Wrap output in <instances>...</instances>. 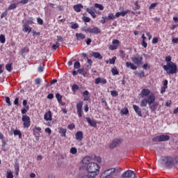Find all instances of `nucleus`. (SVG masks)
Listing matches in <instances>:
<instances>
[{
    "instance_id": "nucleus-9",
    "label": "nucleus",
    "mask_w": 178,
    "mask_h": 178,
    "mask_svg": "<svg viewBox=\"0 0 178 178\" xmlns=\"http://www.w3.org/2000/svg\"><path fill=\"white\" fill-rule=\"evenodd\" d=\"M98 175L93 174L92 172H88L87 175H85L82 172H80L78 175L79 178H96Z\"/></svg>"
},
{
    "instance_id": "nucleus-40",
    "label": "nucleus",
    "mask_w": 178,
    "mask_h": 178,
    "mask_svg": "<svg viewBox=\"0 0 178 178\" xmlns=\"http://www.w3.org/2000/svg\"><path fill=\"white\" fill-rule=\"evenodd\" d=\"M115 62H116V56H114L109 60L110 65H115Z\"/></svg>"
},
{
    "instance_id": "nucleus-4",
    "label": "nucleus",
    "mask_w": 178,
    "mask_h": 178,
    "mask_svg": "<svg viewBox=\"0 0 178 178\" xmlns=\"http://www.w3.org/2000/svg\"><path fill=\"white\" fill-rule=\"evenodd\" d=\"M170 140V136L168 135L161 134L153 138L152 141L154 143H162L165 141H169Z\"/></svg>"
},
{
    "instance_id": "nucleus-8",
    "label": "nucleus",
    "mask_w": 178,
    "mask_h": 178,
    "mask_svg": "<svg viewBox=\"0 0 178 178\" xmlns=\"http://www.w3.org/2000/svg\"><path fill=\"white\" fill-rule=\"evenodd\" d=\"M122 177L137 178V176H136V173H134V171L128 170L122 174Z\"/></svg>"
},
{
    "instance_id": "nucleus-34",
    "label": "nucleus",
    "mask_w": 178,
    "mask_h": 178,
    "mask_svg": "<svg viewBox=\"0 0 178 178\" xmlns=\"http://www.w3.org/2000/svg\"><path fill=\"white\" fill-rule=\"evenodd\" d=\"M147 104H148V102L147 101V98H145L141 101L140 106H147Z\"/></svg>"
},
{
    "instance_id": "nucleus-2",
    "label": "nucleus",
    "mask_w": 178,
    "mask_h": 178,
    "mask_svg": "<svg viewBox=\"0 0 178 178\" xmlns=\"http://www.w3.org/2000/svg\"><path fill=\"white\" fill-rule=\"evenodd\" d=\"M163 67L168 74H175L177 72V65L173 62L167 63V65H163Z\"/></svg>"
},
{
    "instance_id": "nucleus-21",
    "label": "nucleus",
    "mask_w": 178,
    "mask_h": 178,
    "mask_svg": "<svg viewBox=\"0 0 178 178\" xmlns=\"http://www.w3.org/2000/svg\"><path fill=\"white\" fill-rule=\"evenodd\" d=\"M76 140L78 141H81L83 140V132L82 131H78L75 134Z\"/></svg>"
},
{
    "instance_id": "nucleus-61",
    "label": "nucleus",
    "mask_w": 178,
    "mask_h": 178,
    "mask_svg": "<svg viewBox=\"0 0 178 178\" xmlns=\"http://www.w3.org/2000/svg\"><path fill=\"white\" fill-rule=\"evenodd\" d=\"M89 94H90V92H88V90H85V91L83 92V97L88 96Z\"/></svg>"
},
{
    "instance_id": "nucleus-27",
    "label": "nucleus",
    "mask_w": 178,
    "mask_h": 178,
    "mask_svg": "<svg viewBox=\"0 0 178 178\" xmlns=\"http://www.w3.org/2000/svg\"><path fill=\"white\" fill-rule=\"evenodd\" d=\"M166 88H168V80H165L163 82V86L161 88V92L163 94L166 91Z\"/></svg>"
},
{
    "instance_id": "nucleus-19",
    "label": "nucleus",
    "mask_w": 178,
    "mask_h": 178,
    "mask_svg": "<svg viewBox=\"0 0 178 178\" xmlns=\"http://www.w3.org/2000/svg\"><path fill=\"white\" fill-rule=\"evenodd\" d=\"M158 103L154 102L153 103L149 104V109H151L152 112H155L156 111V106Z\"/></svg>"
},
{
    "instance_id": "nucleus-58",
    "label": "nucleus",
    "mask_w": 178,
    "mask_h": 178,
    "mask_svg": "<svg viewBox=\"0 0 178 178\" xmlns=\"http://www.w3.org/2000/svg\"><path fill=\"white\" fill-rule=\"evenodd\" d=\"M71 29H79V24H73L71 26Z\"/></svg>"
},
{
    "instance_id": "nucleus-18",
    "label": "nucleus",
    "mask_w": 178,
    "mask_h": 178,
    "mask_svg": "<svg viewBox=\"0 0 178 178\" xmlns=\"http://www.w3.org/2000/svg\"><path fill=\"white\" fill-rule=\"evenodd\" d=\"M22 31H24V33H30L31 32V28L29 27V24H23V29Z\"/></svg>"
},
{
    "instance_id": "nucleus-45",
    "label": "nucleus",
    "mask_w": 178,
    "mask_h": 178,
    "mask_svg": "<svg viewBox=\"0 0 178 178\" xmlns=\"http://www.w3.org/2000/svg\"><path fill=\"white\" fill-rule=\"evenodd\" d=\"M29 106H26L25 107V108H23V109L22 110V115L26 114V112H27V111H29Z\"/></svg>"
},
{
    "instance_id": "nucleus-37",
    "label": "nucleus",
    "mask_w": 178,
    "mask_h": 178,
    "mask_svg": "<svg viewBox=\"0 0 178 178\" xmlns=\"http://www.w3.org/2000/svg\"><path fill=\"white\" fill-rule=\"evenodd\" d=\"M16 8H17V3H12L8 7V10H12V9H16Z\"/></svg>"
},
{
    "instance_id": "nucleus-22",
    "label": "nucleus",
    "mask_w": 178,
    "mask_h": 178,
    "mask_svg": "<svg viewBox=\"0 0 178 178\" xmlns=\"http://www.w3.org/2000/svg\"><path fill=\"white\" fill-rule=\"evenodd\" d=\"M90 56L95 58V59H102V56L99 52H92Z\"/></svg>"
},
{
    "instance_id": "nucleus-46",
    "label": "nucleus",
    "mask_w": 178,
    "mask_h": 178,
    "mask_svg": "<svg viewBox=\"0 0 178 178\" xmlns=\"http://www.w3.org/2000/svg\"><path fill=\"white\" fill-rule=\"evenodd\" d=\"M80 66H81L80 62H79V61L75 62V63L74 65V69H79V67H80Z\"/></svg>"
},
{
    "instance_id": "nucleus-16",
    "label": "nucleus",
    "mask_w": 178,
    "mask_h": 178,
    "mask_svg": "<svg viewBox=\"0 0 178 178\" xmlns=\"http://www.w3.org/2000/svg\"><path fill=\"white\" fill-rule=\"evenodd\" d=\"M133 108L138 116H143V114L141 113V108H140L138 106L134 104Z\"/></svg>"
},
{
    "instance_id": "nucleus-62",
    "label": "nucleus",
    "mask_w": 178,
    "mask_h": 178,
    "mask_svg": "<svg viewBox=\"0 0 178 178\" xmlns=\"http://www.w3.org/2000/svg\"><path fill=\"white\" fill-rule=\"evenodd\" d=\"M92 41V40H91V38H88L87 40H86V44H87V45H90Z\"/></svg>"
},
{
    "instance_id": "nucleus-17",
    "label": "nucleus",
    "mask_w": 178,
    "mask_h": 178,
    "mask_svg": "<svg viewBox=\"0 0 178 178\" xmlns=\"http://www.w3.org/2000/svg\"><path fill=\"white\" fill-rule=\"evenodd\" d=\"M106 84V79L98 77L95 79V84Z\"/></svg>"
},
{
    "instance_id": "nucleus-64",
    "label": "nucleus",
    "mask_w": 178,
    "mask_h": 178,
    "mask_svg": "<svg viewBox=\"0 0 178 178\" xmlns=\"http://www.w3.org/2000/svg\"><path fill=\"white\" fill-rule=\"evenodd\" d=\"M52 48L54 49V51H56V48H59V44H53Z\"/></svg>"
},
{
    "instance_id": "nucleus-35",
    "label": "nucleus",
    "mask_w": 178,
    "mask_h": 178,
    "mask_svg": "<svg viewBox=\"0 0 178 178\" xmlns=\"http://www.w3.org/2000/svg\"><path fill=\"white\" fill-rule=\"evenodd\" d=\"M14 136H19V138H22V132L19 130L13 131Z\"/></svg>"
},
{
    "instance_id": "nucleus-51",
    "label": "nucleus",
    "mask_w": 178,
    "mask_h": 178,
    "mask_svg": "<svg viewBox=\"0 0 178 178\" xmlns=\"http://www.w3.org/2000/svg\"><path fill=\"white\" fill-rule=\"evenodd\" d=\"M6 102L8 104V106L12 105V103L10 102V98H9V97H6Z\"/></svg>"
},
{
    "instance_id": "nucleus-31",
    "label": "nucleus",
    "mask_w": 178,
    "mask_h": 178,
    "mask_svg": "<svg viewBox=\"0 0 178 178\" xmlns=\"http://www.w3.org/2000/svg\"><path fill=\"white\" fill-rule=\"evenodd\" d=\"M59 133L62 137H66V129L60 128Z\"/></svg>"
},
{
    "instance_id": "nucleus-44",
    "label": "nucleus",
    "mask_w": 178,
    "mask_h": 178,
    "mask_svg": "<svg viewBox=\"0 0 178 178\" xmlns=\"http://www.w3.org/2000/svg\"><path fill=\"white\" fill-rule=\"evenodd\" d=\"M111 72H112L113 76H116V75L119 74V71H118V70H116L115 68H113L111 70Z\"/></svg>"
},
{
    "instance_id": "nucleus-38",
    "label": "nucleus",
    "mask_w": 178,
    "mask_h": 178,
    "mask_svg": "<svg viewBox=\"0 0 178 178\" xmlns=\"http://www.w3.org/2000/svg\"><path fill=\"white\" fill-rule=\"evenodd\" d=\"M94 161L95 162H97V163H101L102 159H101V156H95Z\"/></svg>"
},
{
    "instance_id": "nucleus-1",
    "label": "nucleus",
    "mask_w": 178,
    "mask_h": 178,
    "mask_svg": "<svg viewBox=\"0 0 178 178\" xmlns=\"http://www.w3.org/2000/svg\"><path fill=\"white\" fill-rule=\"evenodd\" d=\"M159 163L163 168H172L178 163V157L176 156H161Z\"/></svg>"
},
{
    "instance_id": "nucleus-11",
    "label": "nucleus",
    "mask_w": 178,
    "mask_h": 178,
    "mask_svg": "<svg viewBox=\"0 0 178 178\" xmlns=\"http://www.w3.org/2000/svg\"><path fill=\"white\" fill-rule=\"evenodd\" d=\"M22 122H24V127H29L30 126V117L27 115L22 116Z\"/></svg>"
},
{
    "instance_id": "nucleus-42",
    "label": "nucleus",
    "mask_w": 178,
    "mask_h": 178,
    "mask_svg": "<svg viewBox=\"0 0 178 178\" xmlns=\"http://www.w3.org/2000/svg\"><path fill=\"white\" fill-rule=\"evenodd\" d=\"M83 20L85 23H90V22H91V19L88 17H83Z\"/></svg>"
},
{
    "instance_id": "nucleus-24",
    "label": "nucleus",
    "mask_w": 178,
    "mask_h": 178,
    "mask_svg": "<svg viewBox=\"0 0 178 178\" xmlns=\"http://www.w3.org/2000/svg\"><path fill=\"white\" fill-rule=\"evenodd\" d=\"M86 120L92 127H97V122L92 120L90 118H86Z\"/></svg>"
},
{
    "instance_id": "nucleus-59",
    "label": "nucleus",
    "mask_w": 178,
    "mask_h": 178,
    "mask_svg": "<svg viewBox=\"0 0 178 178\" xmlns=\"http://www.w3.org/2000/svg\"><path fill=\"white\" fill-rule=\"evenodd\" d=\"M38 72H39L40 73L44 72V67L40 65L39 67H38Z\"/></svg>"
},
{
    "instance_id": "nucleus-7",
    "label": "nucleus",
    "mask_w": 178,
    "mask_h": 178,
    "mask_svg": "<svg viewBox=\"0 0 178 178\" xmlns=\"http://www.w3.org/2000/svg\"><path fill=\"white\" fill-rule=\"evenodd\" d=\"M91 159V157L90 156H85L82 159V165L79 167V170H86V168H87L88 165L90 163V160Z\"/></svg>"
},
{
    "instance_id": "nucleus-52",
    "label": "nucleus",
    "mask_w": 178,
    "mask_h": 178,
    "mask_svg": "<svg viewBox=\"0 0 178 178\" xmlns=\"http://www.w3.org/2000/svg\"><path fill=\"white\" fill-rule=\"evenodd\" d=\"M171 60H172V57H170V56L165 57V62H168V63H170V62H172Z\"/></svg>"
},
{
    "instance_id": "nucleus-41",
    "label": "nucleus",
    "mask_w": 178,
    "mask_h": 178,
    "mask_svg": "<svg viewBox=\"0 0 178 178\" xmlns=\"http://www.w3.org/2000/svg\"><path fill=\"white\" fill-rule=\"evenodd\" d=\"M6 69L8 70V72H12V64H7L6 65Z\"/></svg>"
},
{
    "instance_id": "nucleus-49",
    "label": "nucleus",
    "mask_w": 178,
    "mask_h": 178,
    "mask_svg": "<svg viewBox=\"0 0 178 178\" xmlns=\"http://www.w3.org/2000/svg\"><path fill=\"white\" fill-rule=\"evenodd\" d=\"M7 178H13V174L10 171L7 172Z\"/></svg>"
},
{
    "instance_id": "nucleus-26",
    "label": "nucleus",
    "mask_w": 178,
    "mask_h": 178,
    "mask_svg": "<svg viewBox=\"0 0 178 178\" xmlns=\"http://www.w3.org/2000/svg\"><path fill=\"white\" fill-rule=\"evenodd\" d=\"M83 6L81 4H77L74 6V10L75 12H81V9H83Z\"/></svg>"
},
{
    "instance_id": "nucleus-13",
    "label": "nucleus",
    "mask_w": 178,
    "mask_h": 178,
    "mask_svg": "<svg viewBox=\"0 0 178 178\" xmlns=\"http://www.w3.org/2000/svg\"><path fill=\"white\" fill-rule=\"evenodd\" d=\"M146 101H147L148 104H154V102H155V95H154V93H150L146 98Z\"/></svg>"
},
{
    "instance_id": "nucleus-6",
    "label": "nucleus",
    "mask_w": 178,
    "mask_h": 178,
    "mask_svg": "<svg viewBox=\"0 0 178 178\" xmlns=\"http://www.w3.org/2000/svg\"><path fill=\"white\" fill-rule=\"evenodd\" d=\"M131 60H132L133 63L137 65L138 66L143 65V57L140 56L138 54L134 56L132 58H131Z\"/></svg>"
},
{
    "instance_id": "nucleus-25",
    "label": "nucleus",
    "mask_w": 178,
    "mask_h": 178,
    "mask_svg": "<svg viewBox=\"0 0 178 178\" xmlns=\"http://www.w3.org/2000/svg\"><path fill=\"white\" fill-rule=\"evenodd\" d=\"M126 66H127V67H130V69H131L132 70H137V66H136L132 63L127 62L126 63Z\"/></svg>"
},
{
    "instance_id": "nucleus-56",
    "label": "nucleus",
    "mask_w": 178,
    "mask_h": 178,
    "mask_svg": "<svg viewBox=\"0 0 178 178\" xmlns=\"http://www.w3.org/2000/svg\"><path fill=\"white\" fill-rule=\"evenodd\" d=\"M37 20H38V23L39 24H42L44 23V21L42 20V19H41L40 17L37 18Z\"/></svg>"
},
{
    "instance_id": "nucleus-53",
    "label": "nucleus",
    "mask_w": 178,
    "mask_h": 178,
    "mask_svg": "<svg viewBox=\"0 0 178 178\" xmlns=\"http://www.w3.org/2000/svg\"><path fill=\"white\" fill-rule=\"evenodd\" d=\"M121 112L123 113V115H127V113H129V109L124 108L121 111Z\"/></svg>"
},
{
    "instance_id": "nucleus-30",
    "label": "nucleus",
    "mask_w": 178,
    "mask_h": 178,
    "mask_svg": "<svg viewBox=\"0 0 178 178\" xmlns=\"http://www.w3.org/2000/svg\"><path fill=\"white\" fill-rule=\"evenodd\" d=\"M76 40L80 41V40H84L86 38V35L83 33H76Z\"/></svg>"
},
{
    "instance_id": "nucleus-60",
    "label": "nucleus",
    "mask_w": 178,
    "mask_h": 178,
    "mask_svg": "<svg viewBox=\"0 0 178 178\" xmlns=\"http://www.w3.org/2000/svg\"><path fill=\"white\" fill-rule=\"evenodd\" d=\"M152 44H158V38H153Z\"/></svg>"
},
{
    "instance_id": "nucleus-50",
    "label": "nucleus",
    "mask_w": 178,
    "mask_h": 178,
    "mask_svg": "<svg viewBox=\"0 0 178 178\" xmlns=\"http://www.w3.org/2000/svg\"><path fill=\"white\" fill-rule=\"evenodd\" d=\"M111 94L112 97H118V93L116 90L111 91Z\"/></svg>"
},
{
    "instance_id": "nucleus-15",
    "label": "nucleus",
    "mask_w": 178,
    "mask_h": 178,
    "mask_svg": "<svg viewBox=\"0 0 178 178\" xmlns=\"http://www.w3.org/2000/svg\"><path fill=\"white\" fill-rule=\"evenodd\" d=\"M151 94L149 89H143L141 90L140 97L144 98V97H148Z\"/></svg>"
},
{
    "instance_id": "nucleus-5",
    "label": "nucleus",
    "mask_w": 178,
    "mask_h": 178,
    "mask_svg": "<svg viewBox=\"0 0 178 178\" xmlns=\"http://www.w3.org/2000/svg\"><path fill=\"white\" fill-rule=\"evenodd\" d=\"M116 169L115 168H110L106 170H105L101 175V177L102 178H113L112 177V175L115 173Z\"/></svg>"
},
{
    "instance_id": "nucleus-28",
    "label": "nucleus",
    "mask_w": 178,
    "mask_h": 178,
    "mask_svg": "<svg viewBox=\"0 0 178 178\" xmlns=\"http://www.w3.org/2000/svg\"><path fill=\"white\" fill-rule=\"evenodd\" d=\"M14 168H15L16 176H17V175H19V161H17V159H16V161H15Z\"/></svg>"
},
{
    "instance_id": "nucleus-48",
    "label": "nucleus",
    "mask_w": 178,
    "mask_h": 178,
    "mask_svg": "<svg viewBox=\"0 0 178 178\" xmlns=\"http://www.w3.org/2000/svg\"><path fill=\"white\" fill-rule=\"evenodd\" d=\"M117 48L118 45L111 44L109 46V49H111V51H114V49H117Z\"/></svg>"
},
{
    "instance_id": "nucleus-14",
    "label": "nucleus",
    "mask_w": 178,
    "mask_h": 178,
    "mask_svg": "<svg viewBox=\"0 0 178 178\" xmlns=\"http://www.w3.org/2000/svg\"><path fill=\"white\" fill-rule=\"evenodd\" d=\"M95 8L94 7H91L90 8H86V12L89 13V15H91V16L93 17V19H95L97 17V15H95Z\"/></svg>"
},
{
    "instance_id": "nucleus-33",
    "label": "nucleus",
    "mask_w": 178,
    "mask_h": 178,
    "mask_svg": "<svg viewBox=\"0 0 178 178\" xmlns=\"http://www.w3.org/2000/svg\"><path fill=\"white\" fill-rule=\"evenodd\" d=\"M115 19H116V17L115 16V15H113V13L108 14L107 17V21L115 20Z\"/></svg>"
},
{
    "instance_id": "nucleus-29",
    "label": "nucleus",
    "mask_w": 178,
    "mask_h": 178,
    "mask_svg": "<svg viewBox=\"0 0 178 178\" xmlns=\"http://www.w3.org/2000/svg\"><path fill=\"white\" fill-rule=\"evenodd\" d=\"M99 33H101V29H99L98 27L95 26L92 29L91 34H99Z\"/></svg>"
},
{
    "instance_id": "nucleus-10",
    "label": "nucleus",
    "mask_w": 178,
    "mask_h": 178,
    "mask_svg": "<svg viewBox=\"0 0 178 178\" xmlns=\"http://www.w3.org/2000/svg\"><path fill=\"white\" fill-rule=\"evenodd\" d=\"M120 144H122V140L120 139H114L110 145V148L111 149H113L119 147Z\"/></svg>"
},
{
    "instance_id": "nucleus-39",
    "label": "nucleus",
    "mask_w": 178,
    "mask_h": 178,
    "mask_svg": "<svg viewBox=\"0 0 178 178\" xmlns=\"http://www.w3.org/2000/svg\"><path fill=\"white\" fill-rule=\"evenodd\" d=\"M77 90H79V86L74 84L72 86V90L73 91V92H76V91H77Z\"/></svg>"
},
{
    "instance_id": "nucleus-63",
    "label": "nucleus",
    "mask_w": 178,
    "mask_h": 178,
    "mask_svg": "<svg viewBox=\"0 0 178 178\" xmlns=\"http://www.w3.org/2000/svg\"><path fill=\"white\" fill-rule=\"evenodd\" d=\"M172 41L174 44H177L178 43V38H172Z\"/></svg>"
},
{
    "instance_id": "nucleus-20",
    "label": "nucleus",
    "mask_w": 178,
    "mask_h": 178,
    "mask_svg": "<svg viewBox=\"0 0 178 178\" xmlns=\"http://www.w3.org/2000/svg\"><path fill=\"white\" fill-rule=\"evenodd\" d=\"M56 98L57 99L58 102L59 104H60V105H62L63 106H64V105H65V103L63 102H62V95H60V94L57 93V94L56 95Z\"/></svg>"
},
{
    "instance_id": "nucleus-12",
    "label": "nucleus",
    "mask_w": 178,
    "mask_h": 178,
    "mask_svg": "<svg viewBox=\"0 0 178 178\" xmlns=\"http://www.w3.org/2000/svg\"><path fill=\"white\" fill-rule=\"evenodd\" d=\"M76 109H77V113L79 118H81V116H83V114L81 113V111L83 109V102H79L76 104Z\"/></svg>"
},
{
    "instance_id": "nucleus-36",
    "label": "nucleus",
    "mask_w": 178,
    "mask_h": 178,
    "mask_svg": "<svg viewBox=\"0 0 178 178\" xmlns=\"http://www.w3.org/2000/svg\"><path fill=\"white\" fill-rule=\"evenodd\" d=\"M95 8H97V9H99V10H104V6L99 3H95Z\"/></svg>"
},
{
    "instance_id": "nucleus-47",
    "label": "nucleus",
    "mask_w": 178,
    "mask_h": 178,
    "mask_svg": "<svg viewBox=\"0 0 178 178\" xmlns=\"http://www.w3.org/2000/svg\"><path fill=\"white\" fill-rule=\"evenodd\" d=\"M70 152L74 155V154H77V149H76V147H72L70 149Z\"/></svg>"
},
{
    "instance_id": "nucleus-43",
    "label": "nucleus",
    "mask_w": 178,
    "mask_h": 178,
    "mask_svg": "<svg viewBox=\"0 0 178 178\" xmlns=\"http://www.w3.org/2000/svg\"><path fill=\"white\" fill-rule=\"evenodd\" d=\"M5 35H0V42H1V44H5Z\"/></svg>"
},
{
    "instance_id": "nucleus-3",
    "label": "nucleus",
    "mask_w": 178,
    "mask_h": 178,
    "mask_svg": "<svg viewBox=\"0 0 178 178\" xmlns=\"http://www.w3.org/2000/svg\"><path fill=\"white\" fill-rule=\"evenodd\" d=\"M85 170H87L89 173L99 175V165L97 163H90L86 166Z\"/></svg>"
},
{
    "instance_id": "nucleus-57",
    "label": "nucleus",
    "mask_w": 178,
    "mask_h": 178,
    "mask_svg": "<svg viewBox=\"0 0 178 178\" xmlns=\"http://www.w3.org/2000/svg\"><path fill=\"white\" fill-rule=\"evenodd\" d=\"M74 127H75L74 124H71L68 125V129L70 130H73V129H74Z\"/></svg>"
},
{
    "instance_id": "nucleus-32",
    "label": "nucleus",
    "mask_w": 178,
    "mask_h": 178,
    "mask_svg": "<svg viewBox=\"0 0 178 178\" xmlns=\"http://www.w3.org/2000/svg\"><path fill=\"white\" fill-rule=\"evenodd\" d=\"M82 31H85V33H90L91 34L92 29L91 27L84 26L83 28H82Z\"/></svg>"
},
{
    "instance_id": "nucleus-55",
    "label": "nucleus",
    "mask_w": 178,
    "mask_h": 178,
    "mask_svg": "<svg viewBox=\"0 0 178 178\" xmlns=\"http://www.w3.org/2000/svg\"><path fill=\"white\" fill-rule=\"evenodd\" d=\"M127 13H129V10L121 12V16H122V17H124L126 15H127Z\"/></svg>"
},
{
    "instance_id": "nucleus-23",
    "label": "nucleus",
    "mask_w": 178,
    "mask_h": 178,
    "mask_svg": "<svg viewBox=\"0 0 178 178\" xmlns=\"http://www.w3.org/2000/svg\"><path fill=\"white\" fill-rule=\"evenodd\" d=\"M44 120H52V113L51 111H48L44 114Z\"/></svg>"
},
{
    "instance_id": "nucleus-54",
    "label": "nucleus",
    "mask_w": 178,
    "mask_h": 178,
    "mask_svg": "<svg viewBox=\"0 0 178 178\" xmlns=\"http://www.w3.org/2000/svg\"><path fill=\"white\" fill-rule=\"evenodd\" d=\"M14 105L19 106V97L15 98V99L14 100Z\"/></svg>"
}]
</instances>
